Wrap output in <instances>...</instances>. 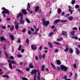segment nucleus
Masks as SVG:
<instances>
[{
  "instance_id": "obj_20",
  "label": "nucleus",
  "mask_w": 80,
  "mask_h": 80,
  "mask_svg": "<svg viewBox=\"0 0 80 80\" xmlns=\"http://www.w3.org/2000/svg\"><path fill=\"white\" fill-rule=\"evenodd\" d=\"M68 48H69L68 47H66V48L64 49L65 52H68Z\"/></svg>"
},
{
  "instance_id": "obj_4",
  "label": "nucleus",
  "mask_w": 80,
  "mask_h": 80,
  "mask_svg": "<svg viewBox=\"0 0 80 80\" xmlns=\"http://www.w3.org/2000/svg\"><path fill=\"white\" fill-rule=\"evenodd\" d=\"M42 21H43V26H46L47 27L48 24L50 23V22L48 21H45V19H43V18L42 19Z\"/></svg>"
},
{
  "instance_id": "obj_55",
  "label": "nucleus",
  "mask_w": 80,
  "mask_h": 80,
  "mask_svg": "<svg viewBox=\"0 0 80 80\" xmlns=\"http://www.w3.org/2000/svg\"><path fill=\"white\" fill-rule=\"evenodd\" d=\"M25 31H26V28H24L22 31V32H23V33H24V32H25Z\"/></svg>"
},
{
  "instance_id": "obj_59",
  "label": "nucleus",
  "mask_w": 80,
  "mask_h": 80,
  "mask_svg": "<svg viewBox=\"0 0 80 80\" xmlns=\"http://www.w3.org/2000/svg\"><path fill=\"white\" fill-rule=\"evenodd\" d=\"M35 58L36 60H38V57H37V56H36L35 57Z\"/></svg>"
},
{
  "instance_id": "obj_64",
  "label": "nucleus",
  "mask_w": 80,
  "mask_h": 80,
  "mask_svg": "<svg viewBox=\"0 0 80 80\" xmlns=\"http://www.w3.org/2000/svg\"><path fill=\"white\" fill-rule=\"evenodd\" d=\"M45 70L47 72H48V68H46Z\"/></svg>"
},
{
  "instance_id": "obj_38",
  "label": "nucleus",
  "mask_w": 80,
  "mask_h": 80,
  "mask_svg": "<svg viewBox=\"0 0 80 80\" xmlns=\"http://www.w3.org/2000/svg\"><path fill=\"white\" fill-rule=\"evenodd\" d=\"M22 57V55H20V54H18L17 56L18 58H20L21 57Z\"/></svg>"
},
{
  "instance_id": "obj_28",
  "label": "nucleus",
  "mask_w": 80,
  "mask_h": 80,
  "mask_svg": "<svg viewBox=\"0 0 80 80\" xmlns=\"http://www.w3.org/2000/svg\"><path fill=\"white\" fill-rule=\"evenodd\" d=\"M75 31H72L71 32V35H72V36H74V35H75Z\"/></svg>"
},
{
  "instance_id": "obj_34",
  "label": "nucleus",
  "mask_w": 80,
  "mask_h": 80,
  "mask_svg": "<svg viewBox=\"0 0 80 80\" xmlns=\"http://www.w3.org/2000/svg\"><path fill=\"white\" fill-rule=\"evenodd\" d=\"M39 57L40 59V60L42 59V54H40L39 55Z\"/></svg>"
},
{
  "instance_id": "obj_45",
  "label": "nucleus",
  "mask_w": 80,
  "mask_h": 80,
  "mask_svg": "<svg viewBox=\"0 0 80 80\" xmlns=\"http://www.w3.org/2000/svg\"><path fill=\"white\" fill-rule=\"evenodd\" d=\"M51 65L52 66V67H53V68L55 69V66H54V65H53V64L52 63H51Z\"/></svg>"
},
{
  "instance_id": "obj_35",
  "label": "nucleus",
  "mask_w": 80,
  "mask_h": 80,
  "mask_svg": "<svg viewBox=\"0 0 80 80\" xmlns=\"http://www.w3.org/2000/svg\"><path fill=\"white\" fill-rule=\"evenodd\" d=\"M5 54L6 57H7V58H9V57H8V54L5 52Z\"/></svg>"
},
{
  "instance_id": "obj_40",
  "label": "nucleus",
  "mask_w": 80,
  "mask_h": 80,
  "mask_svg": "<svg viewBox=\"0 0 80 80\" xmlns=\"http://www.w3.org/2000/svg\"><path fill=\"white\" fill-rule=\"evenodd\" d=\"M64 79H65L66 80H70V79H67V76H64Z\"/></svg>"
},
{
  "instance_id": "obj_47",
  "label": "nucleus",
  "mask_w": 80,
  "mask_h": 80,
  "mask_svg": "<svg viewBox=\"0 0 80 80\" xmlns=\"http://www.w3.org/2000/svg\"><path fill=\"white\" fill-rule=\"evenodd\" d=\"M16 70H17L18 71V72H19L20 73H22V72L21 71L18 69H16Z\"/></svg>"
},
{
  "instance_id": "obj_42",
  "label": "nucleus",
  "mask_w": 80,
  "mask_h": 80,
  "mask_svg": "<svg viewBox=\"0 0 80 80\" xmlns=\"http://www.w3.org/2000/svg\"><path fill=\"white\" fill-rule=\"evenodd\" d=\"M38 33H37V32H36V31H35V32L33 33V35H38Z\"/></svg>"
},
{
  "instance_id": "obj_61",
  "label": "nucleus",
  "mask_w": 80,
  "mask_h": 80,
  "mask_svg": "<svg viewBox=\"0 0 80 80\" xmlns=\"http://www.w3.org/2000/svg\"><path fill=\"white\" fill-rule=\"evenodd\" d=\"M23 63L22 62H20L19 63V65H20L21 66H22V65Z\"/></svg>"
},
{
  "instance_id": "obj_21",
  "label": "nucleus",
  "mask_w": 80,
  "mask_h": 80,
  "mask_svg": "<svg viewBox=\"0 0 80 80\" xmlns=\"http://www.w3.org/2000/svg\"><path fill=\"white\" fill-rule=\"evenodd\" d=\"M67 20H62L60 21V22H62V23H65V22H67Z\"/></svg>"
},
{
  "instance_id": "obj_37",
  "label": "nucleus",
  "mask_w": 80,
  "mask_h": 80,
  "mask_svg": "<svg viewBox=\"0 0 80 80\" xmlns=\"http://www.w3.org/2000/svg\"><path fill=\"white\" fill-rule=\"evenodd\" d=\"M53 35V32H51L49 34L48 36L50 37H52V35Z\"/></svg>"
},
{
  "instance_id": "obj_2",
  "label": "nucleus",
  "mask_w": 80,
  "mask_h": 80,
  "mask_svg": "<svg viewBox=\"0 0 80 80\" xmlns=\"http://www.w3.org/2000/svg\"><path fill=\"white\" fill-rule=\"evenodd\" d=\"M2 10H4L2 12V14H3L4 15L3 16V17H5L7 15V14L8 15H10V12H9V11L8 9H6L4 8H2Z\"/></svg>"
},
{
  "instance_id": "obj_30",
  "label": "nucleus",
  "mask_w": 80,
  "mask_h": 80,
  "mask_svg": "<svg viewBox=\"0 0 80 80\" xmlns=\"http://www.w3.org/2000/svg\"><path fill=\"white\" fill-rule=\"evenodd\" d=\"M26 20L27 23H30V20L29 19H28L26 18Z\"/></svg>"
},
{
  "instance_id": "obj_48",
  "label": "nucleus",
  "mask_w": 80,
  "mask_h": 80,
  "mask_svg": "<svg viewBox=\"0 0 80 80\" xmlns=\"http://www.w3.org/2000/svg\"><path fill=\"white\" fill-rule=\"evenodd\" d=\"M26 42H27V43H28V44H29V40H28V39H27L26 40Z\"/></svg>"
},
{
  "instance_id": "obj_41",
  "label": "nucleus",
  "mask_w": 80,
  "mask_h": 80,
  "mask_svg": "<svg viewBox=\"0 0 80 80\" xmlns=\"http://www.w3.org/2000/svg\"><path fill=\"white\" fill-rule=\"evenodd\" d=\"M31 28V30L32 31V32H34V29L32 28ZM29 29H30V28H28V30H29Z\"/></svg>"
},
{
  "instance_id": "obj_11",
  "label": "nucleus",
  "mask_w": 80,
  "mask_h": 80,
  "mask_svg": "<svg viewBox=\"0 0 80 80\" xmlns=\"http://www.w3.org/2000/svg\"><path fill=\"white\" fill-rule=\"evenodd\" d=\"M9 38H11L12 40H14V36L13 35H9Z\"/></svg>"
},
{
  "instance_id": "obj_16",
  "label": "nucleus",
  "mask_w": 80,
  "mask_h": 80,
  "mask_svg": "<svg viewBox=\"0 0 80 80\" xmlns=\"http://www.w3.org/2000/svg\"><path fill=\"white\" fill-rule=\"evenodd\" d=\"M62 40H63V38H58L57 39V42H60L62 41Z\"/></svg>"
},
{
  "instance_id": "obj_22",
  "label": "nucleus",
  "mask_w": 80,
  "mask_h": 80,
  "mask_svg": "<svg viewBox=\"0 0 80 80\" xmlns=\"http://www.w3.org/2000/svg\"><path fill=\"white\" fill-rule=\"evenodd\" d=\"M48 44L50 48H52L53 47V45H52V44L50 43V42H48Z\"/></svg>"
},
{
  "instance_id": "obj_56",
  "label": "nucleus",
  "mask_w": 80,
  "mask_h": 80,
  "mask_svg": "<svg viewBox=\"0 0 80 80\" xmlns=\"http://www.w3.org/2000/svg\"><path fill=\"white\" fill-rule=\"evenodd\" d=\"M18 43H20L21 42L20 39L19 38L18 39Z\"/></svg>"
},
{
  "instance_id": "obj_5",
  "label": "nucleus",
  "mask_w": 80,
  "mask_h": 80,
  "mask_svg": "<svg viewBox=\"0 0 80 80\" xmlns=\"http://www.w3.org/2000/svg\"><path fill=\"white\" fill-rule=\"evenodd\" d=\"M60 68L61 70H64L65 72H66V71L68 69V68L67 67L65 66H63V65H61L60 67Z\"/></svg>"
},
{
  "instance_id": "obj_46",
  "label": "nucleus",
  "mask_w": 80,
  "mask_h": 80,
  "mask_svg": "<svg viewBox=\"0 0 80 80\" xmlns=\"http://www.w3.org/2000/svg\"><path fill=\"white\" fill-rule=\"evenodd\" d=\"M22 79L23 80H28V79L26 78H22Z\"/></svg>"
},
{
  "instance_id": "obj_57",
  "label": "nucleus",
  "mask_w": 80,
  "mask_h": 80,
  "mask_svg": "<svg viewBox=\"0 0 80 80\" xmlns=\"http://www.w3.org/2000/svg\"><path fill=\"white\" fill-rule=\"evenodd\" d=\"M2 28L3 29H6V27L3 26H2Z\"/></svg>"
},
{
  "instance_id": "obj_29",
  "label": "nucleus",
  "mask_w": 80,
  "mask_h": 80,
  "mask_svg": "<svg viewBox=\"0 0 80 80\" xmlns=\"http://www.w3.org/2000/svg\"><path fill=\"white\" fill-rule=\"evenodd\" d=\"M20 22L21 24H23L24 23V21L23 20H20Z\"/></svg>"
},
{
  "instance_id": "obj_39",
  "label": "nucleus",
  "mask_w": 80,
  "mask_h": 80,
  "mask_svg": "<svg viewBox=\"0 0 80 80\" xmlns=\"http://www.w3.org/2000/svg\"><path fill=\"white\" fill-rule=\"evenodd\" d=\"M72 30H77V28L76 27L72 28Z\"/></svg>"
},
{
  "instance_id": "obj_50",
  "label": "nucleus",
  "mask_w": 80,
  "mask_h": 80,
  "mask_svg": "<svg viewBox=\"0 0 80 80\" xmlns=\"http://www.w3.org/2000/svg\"><path fill=\"white\" fill-rule=\"evenodd\" d=\"M58 52V49H56L54 50V52L55 53H57Z\"/></svg>"
},
{
  "instance_id": "obj_49",
  "label": "nucleus",
  "mask_w": 80,
  "mask_h": 80,
  "mask_svg": "<svg viewBox=\"0 0 80 80\" xmlns=\"http://www.w3.org/2000/svg\"><path fill=\"white\" fill-rule=\"evenodd\" d=\"M13 58H14V57L13 56H11L9 57L10 59H13Z\"/></svg>"
},
{
  "instance_id": "obj_9",
  "label": "nucleus",
  "mask_w": 80,
  "mask_h": 80,
  "mask_svg": "<svg viewBox=\"0 0 80 80\" xmlns=\"http://www.w3.org/2000/svg\"><path fill=\"white\" fill-rule=\"evenodd\" d=\"M76 53L77 54V55H78L80 53V51L78 50L77 48H76Z\"/></svg>"
},
{
  "instance_id": "obj_31",
  "label": "nucleus",
  "mask_w": 80,
  "mask_h": 80,
  "mask_svg": "<svg viewBox=\"0 0 80 80\" xmlns=\"http://www.w3.org/2000/svg\"><path fill=\"white\" fill-rule=\"evenodd\" d=\"M13 29H14V26H12L11 27L10 30L11 31H12V30H13Z\"/></svg>"
},
{
  "instance_id": "obj_54",
  "label": "nucleus",
  "mask_w": 80,
  "mask_h": 80,
  "mask_svg": "<svg viewBox=\"0 0 80 80\" xmlns=\"http://www.w3.org/2000/svg\"><path fill=\"white\" fill-rule=\"evenodd\" d=\"M21 48H22V46H20L18 48V50H21Z\"/></svg>"
},
{
  "instance_id": "obj_14",
  "label": "nucleus",
  "mask_w": 80,
  "mask_h": 80,
  "mask_svg": "<svg viewBox=\"0 0 80 80\" xmlns=\"http://www.w3.org/2000/svg\"><path fill=\"white\" fill-rule=\"evenodd\" d=\"M60 21V19H58L56 20L54 22V24H57V23L58 22H59V21Z\"/></svg>"
},
{
  "instance_id": "obj_60",
  "label": "nucleus",
  "mask_w": 80,
  "mask_h": 80,
  "mask_svg": "<svg viewBox=\"0 0 80 80\" xmlns=\"http://www.w3.org/2000/svg\"><path fill=\"white\" fill-rule=\"evenodd\" d=\"M75 2L74 1H72V4H74V3H75Z\"/></svg>"
},
{
  "instance_id": "obj_8",
  "label": "nucleus",
  "mask_w": 80,
  "mask_h": 80,
  "mask_svg": "<svg viewBox=\"0 0 80 80\" xmlns=\"http://www.w3.org/2000/svg\"><path fill=\"white\" fill-rule=\"evenodd\" d=\"M31 48L33 50H35L37 49V47L36 45H32L31 46Z\"/></svg>"
},
{
  "instance_id": "obj_27",
  "label": "nucleus",
  "mask_w": 80,
  "mask_h": 80,
  "mask_svg": "<svg viewBox=\"0 0 80 80\" xmlns=\"http://www.w3.org/2000/svg\"><path fill=\"white\" fill-rule=\"evenodd\" d=\"M2 77L3 78H4V77H6V78H9V77L8 76H7L6 75H4L2 76Z\"/></svg>"
},
{
  "instance_id": "obj_43",
  "label": "nucleus",
  "mask_w": 80,
  "mask_h": 80,
  "mask_svg": "<svg viewBox=\"0 0 80 80\" xmlns=\"http://www.w3.org/2000/svg\"><path fill=\"white\" fill-rule=\"evenodd\" d=\"M75 7L76 8H79V5H77L75 6Z\"/></svg>"
},
{
  "instance_id": "obj_18",
  "label": "nucleus",
  "mask_w": 80,
  "mask_h": 80,
  "mask_svg": "<svg viewBox=\"0 0 80 80\" xmlns=\"http://www.w3.org/2000/svg\"><path fill=\"white\" fill-rule=\"evenodd\" d=\"M73 18L72 16H70L69 18H68V19L69 20H70V21H72V20H73Z\"/></svg>"
},
{
  "instance_id": "obj_33",
  "label": "nucleus",
  "mask_w": 80,
  "mask_h": 80,
  "mask_svg": "<svg viewBox=\"0 0 80 80\" xmlns=\"http://www.w3.org/2000/svg\"><path fill=\"white\" fill-rule=\"evenodd\" d=\"M42 58H43L44 60H45V53L43 54L42 55Z\"/></svg>"
},
{
  "instance_id": "obj_32",
  "label": "nucleus",
  "mask_w": 80,
  "mask_h": 80,
  "mask_svg": "<svg viewBox=\"0 0 80 80\" xmlns=\"http://www.w3.org/2000/svg\"><path fill=\"white\" fill-rule=\"evenodd\" d=\"M53 43H54V44H56V45H60V43H59L57 42H53Z\"/></svg>"
},
{
  "instance_id": "obj_25",
  "label": "nucleus",
  "mask_w": 80,
  "mask_h": 80,
  "mask_svg": "<svg viewBox=\"0 0 80 80\" xmlns=\"http://www.w3.org/2000/svg\"><path fill=\"white\" fill-rule=\"evenodd\" d=\"M71 38L72 39H75L76 40H77L78 39V38L77 36H72V37H71Z\"/></svg>"
},
{
  "instance_id": "obj_17",
  "label": "nucleus",
  "mask_w": 80,
  "mask_h": 80,
  "mask_svg": "<svg viewBox=\"0 0 80 80\" xmlns=\"http://www.w3.org/2000/svg\"><path fill=\"white\" fill-rule=\"evenodd\" d=\"M57 12L58 14H60V12H62V10L60 8H58V9Z\"/></svg>"
},
{
  "instance_id": "obj_23",
  "label": "nucleus",
  "mask_w": 80,
  "mask_h": 80,
  "mask_svg": "<svg viewBox=\"0 0 80 80\" xmlns=\"http://www.w3.org/2000/svg\"><path fill=\"white\" fill-rule=\"evenodd\" d=\"M0 39L1 41H4V40H5V39L3 37H0Z\"/></svg>"
},
{
  "instance_id": "obj_63",
  "label": "nucleus",
  "mask_w": 80,
  "mask_h": 80,
  "mask_svg": "<svg viewBox=\"0 0 80 80\" xmlns=\"http://www.w3.org/2000/svg\"><path fill=\"white\" fill-rule=\"evenodd\" d=\"M64 14H65V12H62V16H63L64 15Z\"/></svg>"
},
{
  "instance_id": "obj_13",
  "label": "nucleus",
  "mask_w": 80,
  "mask_h": 80,
  "mask_svg": "<svg viewBox=\"0 0 80 80\" xmlns=\"http://www.w3.org/2000/svg\"><path fill=\"white\" fill-rule=\"evenodd\" d=\"M22 14H24V15H27V12H26V10L22 9Z\"/></svg>"
},
{
  "instance_id": "obj_58",
  "label": "nucleus",
  "mask_w": 80,
  "mask_h": 80,
  "mask_svg": "<svg viewBox=\"0 0 80 80\" xmlns=\"http://www.w3.org/2000/svg\"><path fill=\"white\" fill-rule=\"evenodd\" d=\"M42 68H45V65H42Z\"/></svg>"
},
{
  "instance_id": "obj_36",
  "label": "nucleus",
  "mask_w": 80,
  "mask_h": 80,
  "mask_svg": "<svg viewBox=\"0 0 80 80\" xmlns=\"http://www.w3.org/2000/svg\"><path fill=\"white\" fill-rule=\"evenodd\" d=\"M57 63L58 64V65L61 64V62H60V60H58L57 62Z\"/></svg>"
},
{
  "instance_id": "obj_24",
  "label": "nucleus",
  "mask_w": 80,
  "mask_h": 80,
  "mask_svg": "<svg viewBox=\"0 0 80 80\" xmlns=\"http://www.w3.org/2000/svg\"><path fill=\"white\" fill-rule=\"evenodd\" d=\"M29 67L30 68H33V64L32 63H30L29 64Z\"/></svg>"
},
{
  "instance_id": "obj_1",
  "label": "nucleus",
  "mask_w": 80,
  "mask_h": 80,
  "mask_svg": "<svg viewBox=\"0 0 80 80\" xmlns=\"http://www.w3.org/2000/svg\"><path fill=\"white\" fill-rule=\"evenodd\" d=\"M38 73V76L37 77V78L38 80H40V72L39 71V70H36L34 69L31 72V74H35V75L36 76V74ZM35 78H36V76H35Z\"/></svg>"
},
{
  "instance_id": "obj_52",
  "label": "nucleus",
  "mask_w": 80,
  "mask_h": 80,
  "mask_svg": "<svg viewBox=\"0 0 80 80\" xmlns=\"http://www.w3.org/2000/svg\"><path fill=\"white\" fill-rule=\"evenodd\" d=\"M29 70H30V68H26V71H27V72H28Z\"/></svg>"
},
{
  "instance_id": "obj_19",
  "label": "nucleus",
  "mask_w": 80,
  "mask_h": 80,
  "mask_svg": "<svg viewBox=\"0 0 80 80\" xmlns=\"http://www.w3.org/2000/svg\"><path fill=\"white\" fill-rule=\"evenodd\" d=\"M30 8V4L29 3H28V8H27V11H29V8Z\"/></svg>"
},
{
  "instance_id": "obj_12",
  "label": "nucleus",
  "mask_w": 80,
  "mask_h": 80,
  "mask_svg": "<svg viewBox=\"0 0 80 80\" xmlns=\"http://www.w3.org/2000/svg\"><path fill=\"white\" fill-rule=\"evenodd\" d=\"M20 16H21V19H23V17H22V15L21 14V13H19L17 15V18H18L20 17Z\"/></svg>"
},
{
  "instance_id": "obj_53",
  "label": "nucleus",
  "mask_w": 80,
  "mask_h": 80,
  "mask_svg": "<svg viewBox=\"0 0 80 80\" xmlns=\"http://www.w3.org/2000/svg\"><path fill=\"white\" fill-rule=\"evenodd\" d=\"M69 16H70V14H67L65 15V17H69Z\"/></svg>"
},
{
  "instance_id": "obj_44",
  "label": "nucleus",
  "mask_w": 80,
  "mask_h": 80,
  "mask_svg": "<svg viewBox=\"0 0 80 80\" xmlns=\"http://www.w3.org/2000/svg\"><path fill=\"white\" fill-rule=\"evenodd\" d=\"M28 33L29 35H31V34H32V32L30 31H28Z\"/></svg>"
},
{
  "instance_id": "obj_10",
  "label": "nucleus",
  "mask_w": 80,
  "mask_h": 80,
  "mask_svg": "<svg viewBox=\"0 0 80 80\" xmlns=\"http://www.w3.org/2000/svg\"><path fill=\"white\" fill-rule=\"evenodd\" d=\"M62 33L63 35H64L65 37H67V32H66V31H62Z\"/></svg>"
},
{
  "instance_id": "obj_6",
  "label": "nucleus",
  "mask_w": 80,
  "mask_h": 80,
  "mask_svg": "<svg viewBox=\"0 0 80 80\" xmlns=\"http://www.w3.org/2000/svg\"><path fill=\"white\" fill-rule=\"evenodd\" d=\"M15 25V28L17 30H18V28H19L18 27V24H19V23L18 22H17V21L15 22V23H14Z\"/></svg>"
},
{
  "instance_id": "obj_26",
  "label": "nucleus",
  "mask_w": 80,
  "mask_h": 80,
  "mask_svg": "<svg viewBox=\"0 0 80 80\" xmlns=\"http://www.w3.org/2000/svg\"><path fill=\"white\" fill-rule=\"evenodd\" d=\"M69 52L70 53H73V49L72 48H70L69 49Z\"/></svg>"
},
{
  "instance_id": "obj_7",
  "label": "nucleus",
  "mask_w": 80,
  "mask_h": 80,
  "mask_svg": "<svg viewBox=\"0 0 80 80\" xmlns=\"http://www.w3.org/2000/svg\"><path fill=\"white\" fill-rule=\"evenodd\" d=\"M69 12H70V14H72L73 11L72 10V9H73V8L72 7L70 6H69Z\"/></svg>"
},
{
  "instance_id": "obj_51",
  "label": "nucleus",
  "mask_w": 80,
  "mask_h": 80,
  "mask_svg": "<svg viewBox=\"0 0 80 80\" xmlns=\"http://www.w3.org/2000/svg\"><path fill=\"white\" fill-rule=\"evenodd\" d=\"M73 67H74V68H77V65H76V64H74L73 65Z\"/></svg>"
},
{
  "instance_id": "obj_15",
  "label": "nucleus",
  "mask_w": 80,
  "mask_h": 80,
  "mask_svg": "<svg viewBox=\"0 0 80 80\" xmlns=\"http://www.w3.org/2000/svg\"><path fill=\"white\" fill-rule=\"evenodd\" d=\"M39 9V7L38 6H37L35 8V12H37L38 11V10Z\"/></svg>"
},
{
  "instance_id": "obj_62",
  "label": "nucleus",
  "mask_w": 80,
  "mask_h": 80,
  "mask_svg": "<svg viewBox=\"0 0 80 80\" xmlns=\"http://www.w3.org/2000/svg\"><path fill=\"white\" fill-rule=\"evenodd\" d=\"M21 52L22 53H23L24 52V49H22L21 50Z\"/></svg>"
},
{
  "instance_id": "obj_3",
  "label": "nucleus",
  "mask_w": 80,
  "mask_h": 80,
  "mask_svg": "<svg viewBox=\"0 0 80 80\" xmlns=\"http://www.w3.org/2000/svg\"><path fill=\"white\" fill-rule=\"evenodd\" d=\"M8 62L9 63V67L10 69H12V64H16V62L13 60H8Z\"/></svg>"
}]
</instances>
